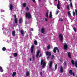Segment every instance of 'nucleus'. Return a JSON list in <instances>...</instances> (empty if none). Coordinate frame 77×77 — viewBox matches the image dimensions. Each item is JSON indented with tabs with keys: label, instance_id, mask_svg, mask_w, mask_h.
Segmentation results:
<instances>
[{
	"label": "nucleus",
	"instance_id": "12",
	"mask_svg": "<svg viewBox=\"0 0 77 77\" xmlns=\"http://www.w3.org/2000/svg\"><path fill=\"white\" fill-rule=\"evenodd\" d=\"M34 47V46L32 45L31 47V53H33V48Z\"/></svg>",
	"mask_w": 77,
	"mask_h": 77
},
{
	"label": "nucleus",
	"instance_id": "34",
	"mask_svg": "<svg viewBox=\"0 0 77 77\" xmlns=\"http://www.w3.org/2000/svg\"><path fill=\"white\" fill-rule=\"evenodd\" d=\"M57 65L56 64L55 66V69H57Z\"/></svg>",
	"mask_w": 77,
	"mask_h": 77
},
{
	"label": "nucleus",
	"instance_id": "53",
	"mask_svg": "<svg viewBox=\"0 0 77 77\" xmlns=\"http://www.w3.org/2000/svg\"><path fill=\"white\" fill-rule=\"evenodd\" d=\"M49 15H51V12H50Z\"/></svg>",
	"mask_w": 77,
	"mask_h": 77
},
{
	"label": "nucleus",
	"instance_id": "1",
	"mask_svg": "<svg viewBox=\"0 0 77 77\" xmlns=\"http://www.w3.org/2000/svg\"><path fill=\"white\" fill-rule=\"evenodd\" d=\"M41 65H42V68H45V66L46 65V63L44 61V60H41Z\"/></svg>",
	"mask_w": 77,
	"mask_h": 77
},
{
	"label": "nucleus",
	"instance_id": "5",
	"mask_svg": "<svg viewBox=\"0 0 77 77\" xmlns=\"http://www.w3.org/2000/svg\"><path fill=\"white\" fill-rule=\"evenodd\" d=\"M53 63L52 62H50L49 63V69L50 70H53V69L52 68V64Z\"/></svg>",
	"mask_w": 77,
	"mask_h": 77
},
{
	"label": "nucleus",
	"instance_id": "23",
	"mask_svg": "<svg viewBox=\"0 0 77 77\" xmlns=\"http://www.w3.org/2000/svg\"><path fill=\"white\" fill-rule=\"evenodd\" d=\"M72 71L71 70H70L69 71V73L70 74V75H72Z\"/></svg>",
	"mask_w": 77,
	"mask_h": 77
},
{
	"label": "nucleus",
	"instance_id": "41",
	"mask_svg": "<svg viewBox=\"0 0 77 77\" xmlns=\"http://www.w3.org/2000/svg\"><path fill=\"white\" fill-rule=\"evenodd\" d=\"M75 14L76 15H77V10L76 9H75Z\"/></svg>",
	"mask_w": 77,
	"mask_h": 77
},
{
	"label": "nucleus",
	"instance_id": "16",
	"mask_svg": "<svg viewBox=\"0 0 77 77\" xmlns=\"http://www.w3.org/2000/svg\"><path fill=\"white\" fill-rule=\"evenodd\" d=\"M20 32L22 35H24V31L23 30H22V29L21 30Z\"/></svg>",
	"mask_w": 77,
	"mask_h": 77
},
{
	"label": "nucleus",
	"instance_id": "4",
	"mask_svg": "<svg viewBox=\"0 0 77 77\" xmlns=\"http://www.w3.org/2000/svg\"><path fill=\"white\" fill-rule=\"evenodd\" d=\"M59 38L60 41H62L63 40V35L62 34H60L59 35Z\"/></svg>",
	"mask_w": 77,
	"mask_h": 77
},
{
	"label": "nucleus",
	"instance_id": "17",
	"mask_svg": "<svg viewBox=\"0 0 77 77\" xmlns=\"http://www.w3.org/2000/svg\"><path fill=\"white\" fill-rule=\"evenodd\" d=\"M67 14L69 17H71V15L70 11H68L67 13Z\"/></svg>",
	"mask_w": 77,
	"mask_h": 77
},
{
	"label": "nucleus",
	"instance_id": "47",
	"mask_svg": "<svg viewBox=\"0 0 77 77\" xmlns=\"http://www.w3.org/2000/svg\"><path fill=\"white\" fill-rule=\"evenodd\" d=\"M32 59L33 60H34V59H35V57H34V56H32Z\"/></svg>",
	"mask_w": 77,
	"mask_h": 77
},
{
	"label": "nucleus",
	"instance_id": "13",
	"mask_svg": "<svg viewBox=\"0 0 77 77\" xmlns=\"http://www.w3.org/2000/svg\"><path fill=\"white\" fill-rule=\"evenodd\" d=\"M41 32L42 33H44L45 32V29L44 28H42L41 30Z\"/></svg>",
	"mask_w": 77,
	"mask_h": 77
},
{
	"label": "nucleus",
	"instance_id": "38",
	"mask_svg": "<svg viewBox=\"0 0 77 77\" xmlns=\"http://www.w3.org/2000/svg\"><path fill=\"white\" fill-rule=\"evenodd\" d=\"M54 55H53L51 58V59H52V60L53 59V58H54Z\"/></svg>",
	"mask_w": 77,
	"mask_h": 77
},
{
	"label": "nucleus",
	"instance_id": "31",
	"mask_svg": "<svg viewBox=\"0 0 77 77\" xmlns=\"http://www.w3.org/2000/svg\"><path fill=\"white\" fill-rule=\"evenodd\" d=\"M48 12H47L45 15L46 17H47V18H48Z\"/></svg>",
	"mask_w": 77,
	"mask_h": 77
},
{
	"label": "nucleus",
	"instance_id": "44",
	"mask_svg": "<svg viewBox=\"0 0 77 77\" xmlns=\"http://www.w3.org/2000/svg\"><path fill=\"white\" fill-rule=\"evenodd\" d=\"M52 17V15H51L49 14V17L51 18Z\"/></svg>",
	"mask_w": 77,
	"mask_h": 77
},
{
	"label": "nucleus",
	"instance_id": "21",
	"mask_svg": "<svg viewBox=\"0 0 77 77\" xmlns=\"http://www.w3.org/2000/svg\"><path fill=\"white\" fill-rule=\"evenodd\" d=\"M22 21V19H21V18H20L19 20V23L20 24L21 23Z\"/></svg>",
	"mask_w": 77,
	"mask_h": 77
},
{
	"label": "nucleus",
	"instance_id": "9",
	"mask_svg": "<svg viewBox=\"0 0 77 77\" xmlns=\"http://www.w3.org/2000/svg\"><path fill=\"white\" fill-rule=\"evenodd\" d=\"M63 44H64V50L66 49L68 47V45L66 43H63Z\"/></svg>",
	"mask_w": 77,
	"mask_h": 77
},
{
	"label": "nucleus",
	"instance_id": "63",
	"mask_svg": "<svg viewBox=\"0 0 77 77\" xmlns=\"http://www.w3.org/2000/svg\"><path fill=\"white\" fill-rule=\"evenodd\" d=\"M76 77H77V75L76 76Z\"/></svg>",
	"mask_w": 77,
	"mask_h": 77
},
{
	"label": "nucleus",
	"instance_id": "40",
	"mask_svg": "<svg viewBox=\"0 0 77 77\" xmlns=\"http://www.w3.org/2000/svg\"><path fill=\"white\" fill-rule=\"evenodd\" d=\"M26 10H27V11H29V8L28 7H26Z\"/></svg>",
	"mask_w": 77,
	"mask_h": 77
},
{
	"label": "nucleus",
	"instance_id": "26",
	"mask_svg": "<svg viewBox=\"0 0 77 77\" xmlns=\"http://www.w3.org/2000/svg\"><path fill=\"white\" fill-rule=\"evenodd\" d=\"M23 7H25L26 6V3H23Z\"/></svg>",
	"mask_w": 77,
	"mask_h": 77
},
{
	"label": "nucleus",
	"instance_id": "19",
	"mask_svg": "<svg viewBox=\"0 0 77 77\" xmlns=\"http://www.w3.org/2000/svg\"><path fill=\"white\" fill-rule=\"evenodd\" d=\"M16 75V72H14L13 73V74L12 75L13 77H15V76Z\"/></svg>",
	"mask_w": 77,
	"mask_h": 77
},
{
	"label": "nucleus",
	"instance_id": "57",
	"mask_svg": "<svg viewBox=\"0 0 77 77\" xmlns=\"http://www.w3.org/2000/svg\"><path fill=\"white\" fill-rule=\"evenodd\" d=\"M39 2H41V0H38Z\"/></svg>",
	"mask_w": 77,
	"mask_h": 77
},
{
	"label": "nucleus",
	"instance_id": "2",
	"mask_svg": "<svg viewBox=\"0 0 77 77\" xmlns=\"http://www.w3.org/2000/svg\"><path fill=\"white\" fill-rule=\"evenodd\" d=\"M25 16L26 18H28L30 19V18L32 17H31V14H30V13H25Z\"/></svg>",
	"mask_w": 77,
	"mask_h": 77
},
{
	"label": "nucleus",
	"instance_id": "29",
	"mask_svg": "<svg viewBox=\"0 0 77 77\" xmlns=\"http://www.w3.org/2000/svg\"><path fill=\"white\" fill-rule=\"evenodd\" d=\"M70 7H71V9H72V8H73V7H72V2H71L70 3Z\"/></svg>",
	"mask_w": 77,
	"mask_h": 77
},
{
	"label": "nucleus",
	"instance_id": "54",
	"mask_svg": "<svg viewBox=\"0 0 77 77\" xmlns=\"http://www.w3.org/2000/svg\"><path fill=\"white\" fill-rule=\"evenodd\" d=\"M29 60H30V61H32V59L30 58Z\"/></svg>",
	"mask_w": 77,
	"mask_h": 77
},
{
	"label": "nucleus",
	"instance_id": "32",
	"mask_svg": "<svg viewBox=\"0 0 77 77\" xmlns=\"http://www.w3.org/2000/svg\"><path fill=\"white\" fill-rule=\"evenodd\" d=\"M67 8L68 10H69V5H67Z\"/></svg>",
	"mask_w": 77,
	"mask_h": 77
},
{
	"label": "nucleus",
	"instance_id": "22",
	"mask_svg": "<svg viewBox=\"0 0 77 77\" xmlns=\"http://www.w3.org/2000/svg\"><path fill=\"white\" fill-rule=\"evenodd\" d=\"M34 44L35 45H37L38 44V42H37V41L35 40L34 42Z\"/></svg>",
	"mask_w": 77,
	"mask_h": 77
},
{
	"label": "nucleus",
	"instance_id": "58",
	"mask_svg": "<svg viewBox=\"0 0 77 77\" xmlns=\"http://www.w3.org/2000/svg\"><path fill=\"white\" fill-rule=\"evenodd\" d=\"M55 2H57V0H55Z\"/></svg>",
	"mask_w": 77,
	"mask_h": 77
},
{
	"label": "nucleus",
	"instance_id": "25",
	"mask_svg": "<svg viewBox=\"0 0 77 77\" xmlns=\"http://www.w3.org/2000/svg\"><path fill=\"white\" fill-rule=\"evenodd\" d=\"M3 70L2 69V67L0 66V72H3Z\"/></svg>",
	"mask_w": 77,
	"mask_h": 77
},
{
	"label": "nucleus",
	"instance_id": "39",
	"mask_svg": "<svg viewBox=\"0 0 77 77\" xmlns=\"http://www.w3.org/2000/svg\"><path fill=\"white\" fill-rule=\"evenodd\" d=\"M64 65L65 66H66V62H64Z\"/></svg>",
	"mask_w": 77,
	"mask_h": 77
},
{
	"label": "nucleus",
	"instance_id": "11",
	"mask_svg": "<svg viewBox=\"0 0 77 77\" xmlns=\"http://www.w3.org/2000/svg\"><path fill=\"white\" fill-rule=\"evenodd\" d=\"M13 9V5H12V4H11L10 5V10L11 11H12Z\"/></svg>",
	"mask_w": 77,
	"mask_h": 77
},
{
	"label": "nucleus",
	"instance_id": "43",
	"mask_svg": "<svg viewBox=\"0 0 77 77\" xmlns=\"http://www.w3.org/2000/svg\"><path fill=\"white\" fill-rule=\"evenodd\" d=\"M44 6V4H41V7H43V6Z\"/></svg>",
	"mask_w": 77,
	"mask_h": 77
},
{
	"label": "nucleus",
	"instance_id": "60",
	"mask_svg": "<svg viewBox=\"0 0 77 77\" xmlns=\"http://www.w3.org/2000/svg\"><path fill=\"white\" fill-rule=\"evenodd\" d=\"M44 72V71H43V73Z\"/></svg>",
	"mask_w": 77,
	"mask_h": 77
},
{
	"label": "nucleus",
	"instance_id": "42",
	"mask_svg": "<svg viewBox=\"0 0 77 77\" xmlns=\"http://www.w3.org/2000/svg\"><path fill=\"white\" fill-rule=\"evenodd\" d=\"M45 20L46 21H48V19H47V18H45Z\"/></svg>",
	"mask_w": 77,
	"mask_h": 77
},
{
	"label": "nucleus",
	"instance_id": "52",
	"mask_svg": "<svg viewBox=\"0 0 77 77\" xmlns=\"http://www.w3.org/2000/svg\"><path fill=\"white\" fill-rule=\"evenodd\" d=\"M1 12H4V10H1Z\"/></svg>",
	"mask_w": 77,
	"mask_h": 77
},
{
	"label": "nucleus",
	"instance_id": "10",
	"mask_svg": "<svg viewBox=\"0 0 77 77\" xmlns=\"http://www.w3.org/2000/svg\"><path fill=\"white\" fill-rule=\"evenodd\" d=\"M40 53V51L39 50L37 52V54L36 55V57L37 58H38V56H39V54Z\"/></svg>",
	"mask_w": 77,
	"mask_h": 77
},
{
	"label": "nucleus",
	"instance_id": "8",
	"mask_svg": "<svg viewBox=\"0 0 77 77\" xmlns=\"http://www.w3.org/2000/svg\"><path fill=\"white\" fill-rule=\"evenodd\" d=\"M60 3L59 1H58V4H57V9H60Z\"/></svg>",
	"mask_w": 77,
	"mask_h": 77
},
{
	"label": "nucleus",
	"instance_id": "28",
	"mask_svg": "<svg viewBox=\"0 0 77 77\" xmlns=\"http://www.w3.org/2000/svg\"><path fill=\"white\" fill-rule=\"evenodd\" d=\"M68 57H71V53L69 52L68 53Z\"/></svg>",
	"mask_w": 77,
	"mask_h": 77
},
{
	"label": "nucleus",
	"instance_id": "61",
	"mask_svg": "<svg viewBox=\"0 0 77 77\" xmlns=\"http://www.w3.org/2000/svg\"><path fill=\"white\" fill-rule=\"evenodd\" d=\"M67 1H68V0H67Z\"/></svg>",
	"mask_w": 77,
	"mask_h": 77
},
{
	"label": "nucleus",
	"instance_id": "45",
	"mask_svg": "<svg viewBox=\"0 0 77 77\" xmlns=\"http://www.w3.org/2000/svg\"><path fill=\"white\" fill-rule=\"evenodd\" d=\"M14 17L15 18H16V17L17 16H16V15H14Z\"/></svg>",
	"mask_w": 77,
	"mask_h": 77
},
{
	"label": "nucleus",
	"instance_id": "3",
	"mask_svg": "<svg viewBox=\"0 0 77 77\" xmlns=\"http://www.w3.org/2000/svg\"><path fill=\"white\" fill-rule=\"evenodd\" d=\"M71 63H72V65H75V66L77 68V61H75V62H74V60H71Z\"/></svg>",
	"mask_w": 77,
	"mask_h": 77
},
{
	"label": "nucleus",
	"instance_id": "49",
	"mask_svg": "<svg viewBox=\"0 0 77 77\" xmlns=\"http://www.w3.org/2000/svg\"><path fill=\"white\" fill-rule=\"evenodd\" d=\"M41 56H42L41 54H40V55L39 56V57H41Z\"/></svg>",
	"mask_w": 77,
	"mask_h": 77
},
{
	"label": "nucleus",
	"instance_id": "55",
	"mask_svg": "<svg viewBox=\"0 0 77 77\" xmlns=\"http://www.w3.org/2000/svg\"><path fill=\"white\" fill-rule=\"evenodd\" d=\"M33 2H35V0H32Z\"/></svg>",
	"mask_w": 77,
	"mask_h": 77
},
{
	"label": "nucleus",
	"instance_id": "18",
	"mask_svg": "<svg viewBox=\"0 0 77 77\" xmlns=\"http://www.w3.org/2000/svg\"><path fill=\"white\" fill-rule=\"evenodd\" d=\"M29 72L28 71H27L26 72V76H29Z\"/></svg>",
	"mask_w": 77,
	"mask_h": 77
},
{
	"label": "nucleus",
	"instance_id": "36",
	"mask_svg": "<svg viewBox=\"0 0 77 77\" xmlns=\"http://www.w3.org/2000/svg\"><path fill=\"white\" fill-rule=\"evenodd\" d=\"M40 75H41V77H42V72H40Z\"/></svg>",
	"mask_w": 77,
	"mask_h": 77
},
{
	"label": "nucleus",
	"instance_id": "6",
	"mask_svg": "<svg viewBox=\"0 0 77 77\" xmlns=\"http://www.w3.org/2000/svg\"><path fill=\"white\" fill-rule=\"evenodd\" d=\"M45 54L46 56H51V52L47 51L45 52Z\"/></svg>",
	"mask_w": 77,
	"mask_h": 77
},
{
	"label": "nucleus",
	"instance_id": "14",
	"mask_svg": "<svg viewBox=\"0 0 77 77\" xmlns=\"http://www.w3.org/2000/svg\"><path fill=\"white\" fill-rule=\"evenodd\" d=\"M12 35L13 36H15V31H13L12 32Z\"/></svg>",
	"mask_w": 77,
	"mask_h": 77
},
{
	"label": "nucleus",
	"instance_id": "46",
	"mask_svg": "<svg viewBox=\"0 0 77 77\" xmlns=\"http://www.w3.org/2000/svg\"><path fill=\"white\" fill-rule=\"evenodd\" d=\"M58 13H59V11H57L56 14L57 15V14H58Z\"/></svg>",
	"mask_w": 77,
	"mask_h": 77
},
{
	"label": "nucleus",
	"instance_id": "33",
	"mask_svg": "<svg viewBox=\"0 0 77 77\" xmlns=\"http://www.w3.org/2000/svg\"><path fill=\"white\" fill-rule=\"evenodd\" d=\"M59 21H63V19H59Z\"/></svg>",
	"mask_w": 77,
	"mask_h": 77
},
{
	"label": "nucleus",
	"instance_id": "30",
	"mask_svg": "<svg viewBox=\"0 0 77 77\" xmlns=\"http://www.w3.org/2000/svg\"><path fill=\"white\" fill-rule=\"evenodd\" d=\"M47 48L48 50H49L50 48V45H49L47 46Z\"/></svg>",
	"mask_w": 77,
	"mask_h": 77
},
{
	"label": "nucleus",
	"instance_id": "62",
	"mask_svg": "<svg viewBox=\"0 0 77 77\" xmlns=\"http://www.w3.org/2000/svg\"><path fill=\"white\" fill-rule=\"evenodd\" d=\"M9 24H11V23H9Z\"/></svg>",
	"mask_w": 77,
	"mask_h": 77
},
{
	"label": "nucleus",
	"instance_id": "48",
	"mask_svg": "<svg viewBox=\"0 0 77 77\" xmlns=\"http://www.w3.org/2000/svg\"><path fill=\"white\" fill-rule=\"evenodd\" d=\"M49 57H50V56H48L47 57V59H48V58H49Z\"/></svg>",
	"mask_w": 77,
	"mask_h": 77
},
{
	"label": "nucleus",
	"instance_id": "37",
	"mask_svg": "<svg viewBox=\"0 0 77 77\" xmlns=\"http://www.w3.org/2000/svg\"><path fill=\"white\" fill-rule=\"evenodd\" d=\"M73 16H75V12H73Z\"/></svg>",
	"mask_w": 77,
	"mask_h": 77
},
{
	"label": "nucleus",
	"instance_id": "51",
	"mask_svg": "<svg viewBox=\"0 0 77 77\" xmlns=\"http://www.w3.org/2000/svg\"><path fill=\"white\" fill-rule=\"evenodd\" d=\"M72 74L73 76H74V73H72Z\"/></svg>",
	"mask_w": 77,
	"mask_h": 77
},
{
	"label": "nucleus",
	"instance_id": "27",
	"mask_svg": "<svg viewBox=\"0 0 77 77\" xmlns=\"http://www.w3.org/2000/svg\"><path fill=\"white\" fill-rule=\"evenodd\" d=\"M13 55L14 57H17V53L14 54Z\"/></svg>",
	"mask_w": 77,
	"mask_h": 77
},
{
	"label": "nucleus",
	"instance_id": "20",
	"mask_svg": "<svg viewBox=\"0 0 77 77\" xmlns=\"http://www.w3.org/2000/svg\"><path fill=\"white\" fill-rule=\"evenodd\" d=\"M17 21H18V18H15L14 22H15V24H17Z\"/></svg>",
	"mask_w": 77,
	"mask_h": 77
},
{
	"label": "nucleus",
	"instance_id": "24",
	"mask_svg": "<svg viewBox=\"0 0 77 77\" xmlns=\"http://www.w3.org/2000/svg\"><path fill=\"white\" fill-rule=\"evenodd\" d=\"M2 50L3 51H6V48L5 47H4L2 48Z\"/></svg>",
	"mask_w": 77,
	"mask_h": 77
},
{
	"label": "nucleus",
	"instance_id": "50",
	"mask_svg": "<svg viewBox=\"0 0 77 77\" xmlns=\"http://www.w3.org/2000/svg\"><path fill=\"white\" fill-rule=\"evenodd\" d=\"M31 31H33V29L32 28H31Z\"/></svg>",
	"mask_w": 77,
	"mask_h": 77
},
{
	"label": "nucleus",
	"instance_id": "15",
	"mask_svg": "<svg viewBox=\"0 0 77 77\" xmlns=\"http://www.w3.org/2000/svg\"><path fill=\"white\" fill-rule=\"evenodd\" d=\"M60 71L61 72H63V67L61 66L60 69Z\"/></svg>",
	"mask_w": 77,
	"mask_h": 77
},
{
	"label": "nucleus",
	"instance_id": "7",
	"mask_svg": "<svg viewBox=\"0 0 77 77\" xmlns=\"http://www.w3.org/2000/svg\"><path fill=\"white\" fill-rule=\"evenodd\" d=\"M56 50H57L58 52H59V51L57 47H54V50H53V52H54V53H56Z\"/></svg>",
	"mask_w": 77,
	"mask_h": 77
},
{
	"label": "nucleus",
	"instance_id": "59",
	"mask_svg": "<svg viewBox=\"0 0 77 77\" xmlns=\"http://www.w3.org/2000/svg\"><path fill=\"white\" fill-rule=\"evenodd\" d=\"M69 1L71 2V0H69Z\"/></svg>",
	"mask_w": 77,
	"mask_h": 77
},
{
	"label": "nucleus",
	"instance_id": "35",
	"mask_svg": "<svg viewBox=\"0 0 77 77\" xmlns=\"http://www.w3.org/2000/svg\"><path fill=\"white\" fill-rule=\"evenodd\" d=\"M73 30L75 32H76V29L75 27H73Z\"/></svg>",
	"mask_w": 77,
	"mask_h": 77
},
{
	"label": "nucleus",
	"instance_id": "56",
	"mask_svg": "<svg viewBox=\"0 0 77 77\" xmlns=\"http://www.w3.org/2000/svg\"><path fill=\"white\" fill-rule=\"evenodd\" d=\"M10 58H12V56H10Z\"/></svg>",
	"mask_w": 77,
	"mask_h": 77
}]
</instances>
